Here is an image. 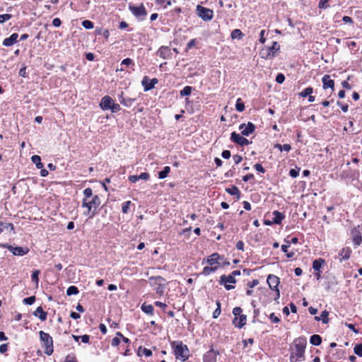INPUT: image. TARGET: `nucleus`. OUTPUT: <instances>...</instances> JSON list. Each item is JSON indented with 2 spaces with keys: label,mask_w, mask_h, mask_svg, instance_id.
<instances>
[{
  "label": "nucleus",
  "mask_w": 362,
  "mask_h": 362,
  "mask_svg": "<svg viewBox=\"0 0 362 362\" xmlns=\"http://www.w3.org/2000/svg\"><path fill=\"white\" fill-rule=\"evenodd\" d=\"M245 136H241L239 134H237L235 132H233L230 134V140L240 145V146H247L251 144L248 139L244 137Z\"/></svg>",
  "instance_id": "obj_8"
},
{
  "label": "nucleus",
  "mask_w": 362,
  "mask_h": 362,
  "mask_svg": "<svg viewBox=\"0 0 362 362\" xmlns=\"http://www.w3.org/2000/svg\"><path fill=\"white\" fill-rule=\"evenodd\" d=\"M267 284L269 288L276 292H277L278 297L280 296V292L278 288V286L280 283L279 278L274 274H269L267 279Z\"/></svg>",
  "instance_id": "obj_7"
},
{
  "label": "nucleus",
  "mask_w": 362,
  "mask_h": 362,
  "mask_svg": "<svg viewBox=\"0 0 362 362\" xmlns=\"http://www.w3.org/2000/svg\"><path fill=\"white\" fill-rule=\"evenodd\" d=\"M233 158L234 162L235 163V164H238V163H240L242 161V160H243L242 156H239V155H237V154H236V155H234V156H233Z\"/></svg>",
  "instance_id": "obj_63"
},
{
  "label": "nucleus",
  "mask_w": 362,
  "mask_h": 362,
  "mask_svg": "<svg viewBox=\"0 0 362 362\" xmlns=\"http://www.w3.org/2000/svg\"><path fill=\"white\" fill-rule=\"evenodd\" d=\"M131 204V201H127L122 204V211L123 214H127L129 212Z\"/></svg>",
  "instance_id": "obj_39"
},
{
  "label": "nucleus",
  "mask_w": 362,
  "mask_h": 362,
  "mask_svg": "<svg viewBox=\"0 0 362 362\" xmlns=\"http://www.w3.org/2000/svg\"><path fill=\"white\" fill-rule=\"evenodd\" d=\"M255 168L256 169V170H257L260 173H264L265 172L264 168L262 167V165L260 163H256L255 165Z\"/></svg>",
  "instance_id": "obj_58"
},
{
  "label": "nucleus",
  "mask_w": 362,
  "mask_h": 362,
  "mask_svg": "<svg viewBox=\"0 0 362 362\" xmlns=\"http://www.w3.org/2000/svg\"><path fill=\"white\" fill-rule=\"evenodd\" d=\"M327 0H322V1H320V2L319 3V8H326L329 6V5L327 4Z\"/></svg>",
  "instance_id": "obj_59"
},
{
  "label": "nucleus",
  "mask_w": 362,
  "mask_h": 362,
  "mask_svg": "<svg viewBox=\"0 0 362 362\" xmlns=\"http://www.w3.org/2000/svg\"><path fill=\"white\" fill-rule=\"evenodd\" d=\"M197 11L198 16L205 21H211L213 18V11L209 8L198 5L197 6Z\"/></svg>",
  "instance_id": "obj_6"
},
{
  "label": "nucleus",
  "mask_w": 362,
  "mask_h": 362,
  "mask_svg": "<svg viewBox=\"0 0 362 362\" xmlns=\"http://www.w3.org/2000/svg\"><path fill=\"white\" fill-rule=\"evenodd\" d=\"M323 83V88L326 89L328 88H333L334 86V81L330 78L329 75H325L322 79Z\"/></svg>",
  "instance_id": "obj_19"
},
{
  "label": "nucleus",
  "mask_w": 362,
  "mask_h": 362,
  "mask_svg": "<svg viewBox=\"0 0 362 362\" xmlns=\"http://www.w3.org/2000/svg\"><path fill=\"white\" fill-rule=\"evenodd\" d=\"M285 81V76L283 74H278L276 77V81L278 83H282Z\"/></svg>",
  "instance_id": "obj_51"
},
{
  "label": "nucleus",
  "mask_w": 362,
  "mask_h": 362,
  "mask_svg": "<svg viewBox=\"0 0 362 362\" xmlns=\"http://www.w3.org/2000/svg\"><path fill=\"white\" fill-rule=\"evenodd\" d=\"M83 26L86 29H92L93 28V23L90 21L85 20L82 22Z\"/></svg>",
  "instance_id": "obj_47"
},
{
  "label": "nucleus",
  "mask_w": 362,
  "mask_h": 362,
  "mask_svg": "<svg viewBox=\"0 0 362 362\" xmlns=\"http://www.w3.org/2000/svg\"><path fill=\"white\" fill-rule=\"evenodd\" d=\"M4 247L7 248L13 255L23 256L29 252V249L26 247H14L11 245H5Z\"/></svg>",
  "instance_id": "obj_9"
},
{
  "label": "nucleus",
  "mask_w": 362,
  "mask_h": 362,
  "mask_svg": "<svg viewBox=\"0 0 362 362\" xmlns=\"http://www.w3.org/2000/svg\"><path fill=\"white\" fill-rule=\"evenodd\" d=\"M155 1L158 5H160V6L164 5V8H166L167 6L172 5L171 0H155Z\"/></svg>",
  "instance_id": "obj_43"
},
{
  "label": "nucleus",
  "mask_w": 362,
  "mask_h": 362,
  "mask_svg": "<svg viewBox=\"0 0 362 362\" xmlns=\"http://www.w3.org/2000/svg\"><path fill=\"white\" fill-rule=\"evenodd\" d=\"M40 339L42 343V346L45 348V353L50 356L54 351L53 340L52 337L43 331H40Z\"/></svg>",
  "instance_id": "obj_4"
},
{
  "label": "nucleus",
  "mask_w": 362,
  "mask_h": 362,
  "mask_svg": "<svg viewBox=\"0 0 362 362\" xmlns=\"http://www.w3.org/2000/svg\"><path fill=\"white\" fill-rule=\"evenodd\" d=\"M246 320L247 317L245 315H240L238 317H235L233 323L235 327L241 328L246 324Z\"/></svg>",
  "instance_id": "obj_16"
},
{
  "label": "nucleus",
  "mask_w": 362,
  "mask_h": 362,
  "mask_svg": "<svg viewBox=\"0 0 362 362\" xmlns=\"http://www.w3.org/2000/svg\"><path fill=\"white\" fill-rule=\"evenodd\" d=\"M325 262V261L321 258L315 259L313 263V268L315 271H319Z\"/></svg>",
  "instance_id": "obj_28"
},
{
  "label": "nucleus",
  "mask_w": 362,
  "mask_h": 362,
  "mask_svg": "<svg viewBox=\"0 0 362 362\" xmlns=\"http://www.w3.org/2000/svg\"><path fill=\"white\" fill-rule=\"evenodd\" d=\"M280 49V45L277 42H274L272 47H269V52L267 55V58L274 57L275 52Z\"/></svg>",
  "instance_id": "obj_24"
},
{
  "label": "nucleus",
  "mask_w": 362,
  "mask_h": 362,
  "mask_svg": "<svg viewBox=\"0 0 362 362\" xmlns=\"http://www.w3.org/2000/svg\"><path fill=\"white\" fill-rule=\"evenodd\" d=\"M353 242L357 246L361 245L362 243V237L358 231L353 233Z\"/></svg>",
  "instance_id": "obj_30"
},
{
  "label": "nucleus",
  "mask_w": 362,
  "mask_h": 362,
  "mask_svg": "<svg viewBox=\"0 0 362 362\" xmlns=\"http://www.w3.org/2000/svg\"><path fill=\"white\" fill-rule=\"evenodd\" d=\"M337 104L339 105L343 112H346L348 111L349 105L347 104H342L341 102L337 101Z\"/></svg>",
  "instance_id": "obj_57"
},
{
  "label": "nucleus",
  "mask_w": 362,
  "mask_h": 362,
  "mask_svg": "<svg viewBox=\"0 0 362 362\" xmlns=\"http://www.w3.org/2000/svg\"><path fill=\"white\" fill-rule=\"evenodd\" d=\"M129 10L136 17L145 16L147 13L143 5L139 6H129Z\"/></svg>",
  "instance_id": "obj_12"
},
{
  "label": "nucleus",
  "mask_w": 362,
  "mask_h": 362,
  "mask_svg": "<svg viewBox=\"0 0 362 362\" xmlns=\"http://www.w3.org/2000/svg\"><path fill=\"white\" fill-rule=\"evenodd\" d=\"M170 171V168L169 166H165L163 170L158 173V178L164 179L165 178Z\"/></svg>",
  "instance_id": "obj_35"
},
{
  "label": "nucleus",
  "mask_w": 362,
  "mask_h": 362,
  "mask_svg": "<svg viewBox=\"0 0 362 362\" xmlns=\"http://www.w3.org/2000/svg\"><path fill=\"white\" fill-rule=\"evenodd\" d=\"M274 148H278L279 150H280L281 151H286V152H288L291 151V146L290 144H284V145H281L280 144H276L274 145Z\"/></svg>",
  "instance_id": "obj_33"
},
{
  "label": "nucleus",
  "mask_w": 362,
  "mask_h": 362,
  "mask_svg": "<svg viewBox=\"0 0 362 362\" xmlns=\"http://www.w3.org/2000/svg\"><path fill=\"white\" fill-rule=\"evenodd\" d=\"M351 253V250L349 247L343 248L339 253L340 262L349 259Z\"/></svg>",
  "instance_id": "obj_20"
},
{
  "label": "nucleus",
  "mask_w": 362,
  "mask_h": 362,
  "mask_svg": "<svg viewBox=\"0 0 362 362\" xmlns=\"http://www.w3.org/2000/svg\"><path fill=\"white\" fill-rule=\"evenodd\" d=\"M232 39H238L240 40L243 37V34L240 29H234L230 34Z\"/></svg>",
  "instance_id": "obj_31"
},
{
  "label": "nucleus",
  "mask_w": 362,
  "mask_h": 362,
  "mask_svg": "<svg viewBox=\"0 0 362 362\" xmlns=\"http://www.w3.org/2000/svg\"><path fill=\"white\" fill-rule=\"evenodd\" d=\"M83 194L82 207L88 209V213H90L92 210L95 211L100 204L99 197L98 195L93 196V190L90 187L85 189Z\"/></svg>",
  "instance_id": "obj_1"
},
{
  "label": "nucleus",
  "mask_w": 362,
  "mask_h": 362,
  "mask_svg": "<svg viewBox=\"0 0 362 362\" xmlns=\"http://www.w3.org/2000/svg\"><path fill=\"white\" fill-rule=\"evenodd\" d=\"M150 284L153 289L160 295H162L165 291V279L161 276L150 278Z\"/></svg>",
  "instance_id": "obj_5"
},
{
  "label": "nucleus",
  "mask_w": 362,
  "mask_h": 362,
  "mask_svg": "<svg viewBox=\"0 0 362 362\" xmlns=\"http://www.w3.org/2000/svg\"><path fill=\"white\" fill-rule=\"evenodd\" d=\"M216 305L217 308L213 313L214 318H217L221 314V303L218 300L216 301Z\"/></svg>",
  "instance_id": "obj_44"
},
{
  "label": "nucleus",
  "mask_w": 362,
  "mask_h": 362,
  "mask_svg": "<svg viewBox=\"0 0 362 362\" xmlns=\"http://www.w3.org/2000/svg\"><path fill=\"white\" fill-rule=\"evenodd\" d=\"M328 315H329V313L328 311L327 310H324L321 313V315L320 317L318 316H315V320L316 321H320V320H322V323L324 324H327L329 322V318H328Z\"/></svg>",
  "instance_id": "obj_25"
},
{
  "label": "nucleus",
  "mask_w": 362,
  "mask_h": 362,
  "mask_svg": "<svg viewBox=\"0 0 362 362\" xmlns=\"http://www.w3.org/2000/svg\"><path fill=\"white\" fill-rule=\"evenodd\" d=\"M121 341V338L118 336L114 337L112 340L111 345L112 346H117L119 344Z\"/></svg>",
  "instance_id": "obj_50"
},
{
  "label": "nucleus",
  "mask_w": 362,
  "mask_h": 362,
  "mask_svg": "<svg viewBox=\"0 0 362 362\" xmlns=\"http://www.w3.org/2000/svg\"><path fill=\"white\" fill-rule=\"evenodd\" d=\"M61 23H62L61 20L59 18H55L52 21V25L54 27H59Z\"/></svg>",
  "instance_id": "obj_64"
},
{
  "label": "nucleus",
  "mask_w": 362,
  "mask_h": 362,
  "mask_svg": "<svg viewBox=\"0 0 362 362\" xmlns=\"http://www.w3.org/2000/svg\"><path fill=\"white\" fill-rule=\"evenodd\" d=\"M235 109L238 112H243L245 110V105L240 98H238L236 101Z\"/></svg>",
  "instance_id": "obj_38"
},
{
  "label": "nucleus",
  "mask_w": 362,
  "mask_h": 362,
  "mask_svg": "<svg viewBox=\"0 0 362 362\" xmlns=\"http://www.w3.org/2000/svg\"><path fill=\"white\" fill-rule=\"evenodd\" d=\"M313 92V89L312 87H308L305 88L302 92L300 93V95L303 98H305L311 95Z\"/></svg>",
  "instance_id": "obj_37"
},
{
  "label": "nucleus",
  "mask_w": 362,
  "mask_h": 362,
  "mask_svg": "<svg viewBox=\"0 0 362 362\" xmlns=\"http://www.w3.org/2000/svg\"><path fill=\"white\" fill-rule=\"evenodd\" d=\"M35 317H39L41 321H45L47 320V314L45 312L41 306L37 308L35 311L33 313Z\"/></svg>",
  "instance_id": "obj_21"
},
{
  "label": "nucleus",
  "mask_w": 362,
  "mask_h": 362,
  "mask_svg": "<svg viewBox=\"0 0 362 362\" xmlns=\"http://www.w3.org/2000/svg\"><path fill=\"white\" fill-rule=\"evenodd\" d=\"M141 310L148 315H153V307L151 305H146V303H144L141 305Z\"/></svg>",
  "instance_id": "obj_29"
},
{
  "label": "nucleus",
  "mask_w": 362,
  "mask_h": 362,
  "mask_svg": "<svg viewBox=\"0 0 362 362\" xmlns=\"http://www.w3.org/2000/svg\"><path fill=\"white\" fill-rule=\"evenodd\" d=\"M23 301L26 305H32L35 301V297L34 296H30V297H28V298H25L23 299Z\"/></svg>",
  "instance_id": "obj_46"
},
{
  "label": "nucleus",
  "mask_w": 362,
  "mask_h": 362,
  "mask_svg": "<svg viewBox=\"0 0 362 362\" xmlns=\"http://www.w3.org/2000/svg\"><path fill=\"white\" fill-rule=\"evenodd\" d=\"M300 168L291 169L289 171V175L292 177H297L299 175Z\"/></svg>",
  "instance_id": "obj_48"
},
{
  "label": "nucleus",
  "mask_w": 362,
  "mask_h": 362,
  "mask_svg": "<svg viewBox=\"0 0 362 362\" xmlns=\"http://www.w3.org/2000/svg\"><path fill=\"white\" fill-rule=\"evenodd\" d=\"M192 88L191 86H185L181 91L180 95L185 96L189 95L192 93Z\"/></svg>",
  "instance_id": "obj_40"
},
{
  "label": "nucleus",
  "mask_w": 362,
  "mask_h": 362,
  "mask_svg": "<svg viewBox=\"0 0 362 362\" xmlns=\"http://www.w3.org/2000/svg\"><path fill=\"white\" fill-rule=\"evenodd\" d=\"M231 156V153H230V151H228V150H224L222 153H221V156L224 158V159H228Z\"/></svg>",
  "instance_id": "obj_55"
},
{
  "label": "nucleus",
  "mask_w": 362,
  "mask_h": 362,
  "mask_svg": "<svg viewBox=\"0 0 362 362\" xmlns=\"http://www.w3.org/2000/svg\"><path fill=\"white\" fill-rule=\"evenodd\" d=\"M78 289L75 286H69L66 290V295L67 296H71V295H76L78 293Z\"/></svg>",
  "instance_id": "obj_36"
},
{
  "label": "nucleus",
  "mask_w": 362,
  "mask_h": 362,
  "mask_svg": "<svg viewBox=\"0 0 362 362\" xmlns=\"http://www.w3.org/2000/svg\"><path fill=\"white\" fill-rule=\"evenodd\" d=\"M354 354L358 356H362V344H356L354 348Z\"/></svg>",
  "instance_id": "obj_41"
},
{
  "label": "nucleus",
  "mask_w": 362,
  "mask_h": 362,
  "mask_svg": "<svg viewBox=\"0 0 362 362\" xmlns=\"http://www.w3.org/2000/svg\"><path fill=\"white\" fill-rule=\"evenodd\" d=\"M171 346L174 349L176 358L183 361H186L189 357V349L187 346L180 341H173L171 342Z\"/></svg>",
  "instance_id": "obj_3"
},
{
  "label": "nucleus",
  "mask_w": 362,
  "mask_h": 362,
  "mask_svg": "<svg viewBox=\"0 0 362 362\" xmlns=\"http://www.w3.org/2000/svg\"><path fill=\"white\" fill-rule=\"evenodd\" d=\"M226 191L230 195H237L238 198L240 194L239 189L236 186H232L230 188H226Z\"/></svg>",
  "instance_id": "obj_32"
},
{
  "label": "nucleus",
  "mask_w": 362,
  "mask_h": 362,
  "mask_svg": "<svg viewBox=\"0 0 362 362\" xmlns=\"http://www.w3.org/2000/svg\"><path fill=\"white\" fill-rule=\"evenodd\" d=\"M134 101H135L134 98L123 97V93H122L119 95L120 103L124 105L126 107H131Z\"/></svg>",
  "instance_id": "obj_23"
},
{
  "label": "nucleus",
  "mask_w": 362,
  "mask_h": 362,
  "mask_svg": "<svg viewBox=\"0 0 362 362\" xmlns=\"http://www.w3.org/2000/svg\"><path fill=\"white\" fill-rule=\"evenodd\" d=\"M157 54L163 59H170L172 55L171 49L168 47H161L158 50Z\"/></svg>",
  "instance_id": "obj_15"
},
{
  "label": "nucleus",
  "mask_w": 362,
  "mask_h": 362,
  "mask_svg": "<svg viewBox=\"0 0 362 362\" xmlns=\"http://www.w3.org/2000/svg\"><path fill=\"white\" fill-rule=\"evenodd\" d=\"M110 110L112 112H119L121 108H120V106L119 104L117 103H115V102L113 103V105H112L111 106V108H110Z\"/></svg>",
  "instance_id": "obj_49"
},
{
  "label": "nucleus",
  "mask_w": 362,
  "mask_h": 362,
  "mask_svg": "<svg viewBox=\"0 0 362 362\" xmlns=\"http://www.w3.org/2000/svg\"><path fill=\"white\" fill-rule=\"evenodd\" d=\"M149 78L147 76H144L142 79L141 83L144 87V90L147 91L152 88H153L154 86L158 83V81L157 78H153L150 80L148 83Z\"/></svg>",
  "instance_id": "obj_13"
},
{
  "label": "nucleus",
  "mask_w": 362,
  "mask_h": 362,
  "mask_svg": "<svg viewBox=\"0 0 362 362\" xmlns=\"http://www.w3.org/2000/svg\"><path fill=\"white\" fill-rule=\"evenodd\" d=\"M219 282L221 284H223L225 286L226 290L229 291L234 288V286L227 284V283L235 284L236 280L231 274H229L228 276L222 275L220 278Z\"/></svg>",
  "instance_id": "obj_11"
},
{
  "label": "nucleus",
  "mask_w": 362,
  "mask_h": 362,
  "mask_svg": "<svg viewBox=\"0 0 362 362\" xmlns=\"http://www.w3.org/2000/svg\"><path fill=\"white\" fill-rule=\"evenodd\" d=\"M272 215V222L276 224H280L285 218L284 215L278 211H273Z\"/></svg>",
  "instance_id": "obj_22"
},
{
  "label": "nucleus",
  "mask_w": 362,
  "mask_h": 362,
  "mask_svg": "<svg viewBox=\"0 0 362 362\" xmlns=\"http://www.w3.org/2000/svg\"><path fill=\"white\" fill-rule=\"evenodd\" d=\"M64 362H77V361L75 356L68 355L66 357Z\"/></svg>",
  "instance_id": "obj_62"
},
{
  "label": "nucleus",
  "mask_w": 362,
  "mask_h": 362,
  "mask_svg": "<svg viewBox=\"0 0 362 362\" xmlns=\"http://www.w3.org/2000/svg\"><path fill=\"white\" fill-rule=\"evenodd\" d=\"M18 35L17 33H13L9 37L4 40L3 45L9 47L14 45L17 42Z\"/></svg>",
  "instance_id": "obj_18"
},
{
  "label": "nucleus",
  "mask_w": 362,
  "mask_h": 362,
  "mask_svg": "<svg viewBox=\"0 0 362 362\" xmlns=\"http://www.w3.org/2000/svg\"><path fill=\"white\" fill-rule=\"evenodd\" d=\"M259 284V281L257 279H255L252 281H249L247 284V286L250 288H253L255 287V286H257V284Z\"/></svg>",
  "instance_id": "obj_61"
},
{
  "label": "nucleus",
  "mask_w": 362,
  "mask_h": 362,
  "mask_svg": "<svg viewBox=\"0 0 362 362\" xmlns=\"http://www.w3.org/2000/svg\"><path fill=\"white\" fill-rule=\"evenodd\" d=\"M116 335H117V336H118V337H119L121 338V339H122L124 343H126V344H129V343H130V340H129L128 338H127V337H124V336H123V334H122L121 332H117V333H116Z\"/></svg>",
  "instance_id": "obj_54"
},
{
  "label": "nucleus",
  "mask_w": 362,
  "mask_h": 362,
  "mask_svg": "<svg viewBox=\"0 0 362 362\" xmlns=\"http://www.w3.org/2000/svg\"><path fill=\"white\" fill-rule=\"evenodd\" d=\"M255 125L248 122L247 124L243 123L239 126V129L241 130V134L245 136H248L252 134L255 130Z\"/></svg>",
  "instance_id": "obj_10"
},
{
  "label": "nucleus",
  "mask_w": 362,
  "mask_h": 362,
  "mask_svg": "<svg viewBox=\"0 0 362 362\" xmlns=\"http://www.w3.org/2000/svg\"><path fill=\"white\" fill-rule=\"evenodd\" d=\"M220 259V255L215 252L210 255L206 260L204 259L203 264L206 262L207 264L213 266L214 264H218V260Z\"/></svg>",
  "instance_id": "obj_17"
},
{
  "label": "nucleus",
  "mask_w": 362,
  "mask_h": 362,
  "mask_svg": "<svg viewBox=\"0 0 362 362\" xmlns=\"http://www.w3.org/2000/svg\"><path fill=\"white\" fill-rule=\"evenodd\" d=\"M149 174L148 173H142L141 174H140L139 175V179H141V180H148L149 179Z\"/></svg>",
  "instance_id": "obj_60"
},
{
  "label": "nucleus",
  "mask_w": 362,
  "mask_h": 362,
  "mask_svg": "<svg viewBox=\"0 0 362 362\" xmlns=\"http://www.w3.org/2000/svg\"><path fill=\"white\" fill-rule=\"evenodd\" d=\"M242 313V309L240 307H235L233 310V314L235 315V317H238V315H240Z\"/></svg>",
  "instance_id": "obj_52"
},
{
  "label": "nucleus",
  "mask_w": 362,
  "mask_h": 362,
  "mask_svg": "<svg viewBox=\"0 0 362 362\" xmlns=\"http://www.w3.org/2000/svg\"><path fill=\"white\" fill-rule=\"evenodd\" d=\"M40 272L39 270H35L31 276L32 281H34L36 285L38 284L39 278L38 276L40 274Z\"/></svg>",
  "instance_id": "obj_42"
},
{
  "label": "nucleus",
  "mask_w": 362,
  "mask_h": 362,
  "mask_svg": "<svg viewBox=\"0 0 362 362\" xmlns=\"http://www.w3.org/2000/svg\"><path fill=\"white\" fill-rule=\"evenodd\" d=\"M217 267L215 266V267H205L204 269H203V271L202 272V274L204 276H208L212 272H214L216 271L217 269Z\"/></svg>",
  "instance_id": "obj_34"
},
{
  "label": "nucleus",
  "mask_w": 362,
  "mask_h": 362,
  "mask_svg": "<svg viewBox=\"0 0 362 362\" xmlns=\"http://www.w3.org/2000/svg\"><path fill=\"white\" fill-rule=\"evenodd\" d=\"M306 339L298 338L294 341V348L291 350V354L293 355L300 361L305 360V349L306 347Z\"/></svg>",
  "instance_id": "obj_2"
},
{
  "label": "nucleus",
  "mask_w": 362,
  "mask_h": 362,
  "mask_svg": "<svg viewBox=\"0 0 362 362\" xmlns=\"http://www.w3.org/2000/svg\"><path fill=\"white\" fill-rule=\"evenodd\" d=\"M114 100L109 95H105L101 99V102L100 103V107L103 110H107L111 108L112 105H113Z\"/></svg>",
  "instance_id": "obj_14"
},
{
  "label": "nucleus",
  "mask_w": 362,
  "mask_h": 362,
  "mask_svg": "<svg viewBox=\"0 0 362 362\" xmlns=\"http://www.w3.org/2000/svg\"><path fill=\"white\" fill-rule=\"evenodd\" d=\"M12 16L11 14H1L0 15V23H3L11 18Z\"/></svg>",
  "instance_id": "obj_45"
},
{
  "label": "nucleus",
  "mask_w": 362,
  "mask_h": 362,
  "mask_svg": "<svg viewBox=\"0 0 362 362\" xmlns=\"http://www.w3.org/2000/svg\"><path fill=\"white\" fill-rule=\"evenodd\" d=\"M310 342L314 346H318L322 342V338L318 334H313L310 337Z\"/></svg>",
  "instance_id": "obj_26"
},
{
  "label": "nucleus",
  "mask_w": 362,
  "mask_h": 362,
  "mask_svg": "<svg viewBox=\"0 0 362 362\" xmlns=\"http://www.w3.org/2000/svg\"><path fill=\"white\" fill-rule=\"evenodd\" d=\"M269 319L273 323H278L280 321V319L274 313L270 314Z\"/></svg>",
  "instance_id": "obj_53"
},
{
  "label": "nucleus",
  "mask_w": 362,
  "mask_h": 362,
  "mask_svg": "<svg viewBox=\"0 0 362 362\" xmlns=\"http://www.w3.org/2000/svg\"><path fill=\"white\" fill-rule=\"evenodd\" d=\"M132 64H133L132 59H131L130 58H126L122 60L121 65L129 66Z\"/></svg>",
  "instance_id": "obj_56"
},
{
  "label": "nucleus",
  "mask_w": 362,
  "mask_h": 362,
  "mask_svg": "<svg viewBox=\"0 0 362 362\" xmlns=\"http://www.w3.org/2000/svg\"><path fill=\"white\" fill-rule=\"evenodd\" d=\"M31 160L36 165L38 169L43 168V163L41 162V158L37 155H34L31 157Z\"/></svg>",
  "instance_id": "obj_27"
}]
</instances>
